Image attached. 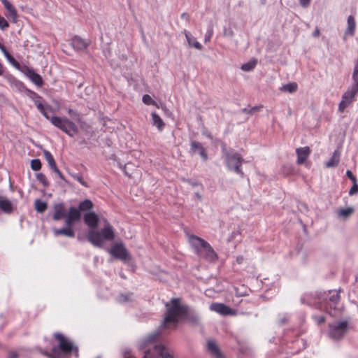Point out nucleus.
<instances>
[{
	"label": "nucleus",
	"instance_id": "5",
	"mask_svg": "<svg viewBox=\"0 0 358 358\" xmlns=\"http://www.w3.org/2000/svg\"><path fill=\"white\" fill-rule=\"evenodd\" d=\"M104 222L105 227L101 231L90 230L88 232L87 239L94 246L102 247L104 240L113 241L115 238V233L112 226L106 220Z\"/></svg>",
	"mask_w": 358,
	"mask_h": 358
},
{
	"label": "nucleus",
	"instance_id": "30",
	"mask_svg": "<svg viewBox=\"0 0 358 358\" xmlns=\"http://www.w3.org/2000/svg\"><path fill=\"white\" fill-rule=\"evenodd\" d=\"M298 85L296 83H289L286 85H284L281 88V91L288 92L289 93H293L297 90Z\"/></svg>",
	"mask_w": 358,
	"mask_h": 358
},
{
	"label": "nucleus",
	"instance_id": "54",
	"mask_svg": "<svg viewBox=\"0 0 358 358\" xmlns=\"http://www.w3.org/2000/svg\"><path fill=\"white\" fill-rule=\"evenodd\" d=\"M243 260H244V258H243V256H238V257H236V262H237L238 264H242V263H243Z\"/></svg>",
	"mask_w": 358,
	"mask_h": 358
},
{
	"label": "nucleus",
	"instance_id": "48",
	"mask_svg": "<svg viewBox=\"0 0 358 358\" xmlns=\"http://www.w3.org/2000/svg\"><path fill=\"white\" fill-rule=\"evenodd\" d=\"M35 103H36V106L37 107V108L38 109V110L41 113V112H43V110H45V108H46L47 107H45L42 103L38 101H35Z\"/></svg>",
	"mask_w": 358,
	"mask_h": 358
},
{
	"label": "nucleus",
	"instance_id": "2",
	"mask_svg": "<svg viewBox=\"0 0 358 358\" xmlns=\"http://www.w3.org/2000/svg\"><path fill=\"white\" fill-rule=\"evenodd\" d=\"M57 344L52 346L51 352H45L49 358H66L74 353L78 355V348L71 341L62 333H55L53 335Z\"/></svg>",
	"mask_w": 358,
	"mask_h": 358
},
{
	"label": "nucleus",
	"instance_id": "47",
	"mask_svg": "<svg viewBox=\"0 0 358 358\" xmlns=\"http://www.w3.org/2000/svg\"><path fill=\"white\" fill-rule=\"evenodd\" d=\"M346 176H348V178L352 181L353 183H355V182L357 181V178L356 177L353 175V173H352L351 171L350 170H348L346 171Z\"/></svg>",
	"mask_w": 358,
	"mask_h": 358
},
{
	"label": "nucleus",
	"instance_id": "62",
	"mask_svg": "<svg viewBox=\"0 0 358 358\" xmlns=\"http://www.w3.org/2000/svg\"><path fill=\"white\" fill-rule=\"evenodd\" d=\"M1 45H2V44H1V43H0V46H1Z\"/></svg>",
	"mask_w": 358,
	"mask_h": 358
},
{
	"label": "nucleus",
	"instance_id": "31",
	"mask_svg": "<svg viewBox=\"0 0 358 358\" xmlns=\"http://www.w3.org/2000/svg\"><path fill=\"white\" fill-rule=\"evenodd\" d=\"M35 209L38 213H43L47 209V203L40 199H36L34 202Z\"/></svg>",
	"mask_w": 358,
	"mask_h": 358
},
{
	"label": "nucleus",
	"instance_id": "41",
	"mask_svg": "<svg viewBox=\"0 0 358 358\" xmlns=\"http://www.w3.org/2000/svg\"><path fill=\"white\" fill-rule=\"evenodd\" d=\"M5 57L14 66L19 65L18 62L15 59V58L9 52L6 53Z\"/></svg>",
	"mask_w": 358,
	"mask_h": 358
},
{
	"label": "nucleus",
	"instance_id": "53",
	"mask_svg": "<svg viewBox=\"0 0 358 358\" xmlns=\"http://www.w3.org/2000/svg\"><path fill=\"white\" fill-rule=\"evenodd\" d=\"M320 34V29H318V27H317L315 29V30L314 31L313 35L314 37H319Z\"/></svg>",
	"mask_w": 358,
	"mask_h": 358
},
{
	"label": "nucleus",
	"instance_id": "44",
	"mask_svg": "<svg viewBox=\"0 0 358 358\" xmlns=\"http://www.w3.org/2000/svg\"><path fill=\"white\" fill-rule=\"evenodd\" d=\"M357 192H358V185H357V181H356L355 183H353V185L350 188V189L349 191V194L350 195H354V194H355Z\"/></svg>",
	"mask_w": 358,
	"mask_h": 358
},
{
	"label": "nucleus",
	"instance_id": "32",
	"mask_svg": "<svg viewBox=\"0 0 358 358\" xmlns=\"http://www.w3.org/2000/svg\"><path fill=\"white\" fill-rule=\"evenodd\" d=\"M354 212V208L352 207H348L345 209H340L338 211V215L343 218L349 217Z\"/></svg>",
	"mask_w": 358,
	"mask_h": 358
},
{
	"label": "nucleus",
	"instance_id": "20",
	"mask_svg": "<svg viewBox=\"0 0 358 358\" xmlns=\"http://www.w3.org/2000/svg\"><path fill=\"white\" fill-rule=\"evenodd\" d=\"M160 331L158 330L150 334L145 340L142 341L140 348L144 349L148 344L154 342L160 336Z\"/></svg>",
	"mask_w": 358,
	"mask_h": 358
},
{
	"label": "nucleus",
	"instance_id": "17",
	"mask_svg": "<svg viewBox=\"0 0 358 358\" xmlns=\"http://www.w3.org/2000/svg\"><path fill=\"white\" fill-rule=\"evenodd\" d=\"M296 152L297 154V163L299 164H303L310 154V150L309 147L306 146L297 148L296 150Z\"/></svg>",
	"mask_w": 358,
	"mask_h": 358
},
{
	"label": "nucleus",
	"instance_id": "38",
	"mask_svg": "<svg viewBox=\"0 0 358 358\" xmlns=\"http://www.w3.org/2000/svg\"><path fill=\"white\" fill-rule=\"evenodd\" d=\"M68 113L71 117L76 118V120H77L78 122H80V114L77 111L73 110V109H69Z\"/></svg>",
	"mask_w": 358,
	"mask_h": 358
},
{
	"label": "nucleus",
	"instance_id": "57",
	"mask_svg": "<svg viewBox=\"0 0 358 358\" xmlns=\"http://www.w3.org/2000/svg\"><path fill=\"white\" fill-rule=\"evenodd\" d=\"M187 182L192 185V186H198V185H201V184L197 182H192L190 180H187Z\"/></svg>",
	"mask_w": 358,
	"mask_h": 358
},
{
	"label": "nucleus",
	"instance_id": "52",
	"mask_svg": "<svg viewBox=\"0 0 358 358\" xmlns=\"http://www.w3.org/2000/svg\"><path fill=\"white\" fill-rule=\"evenodd\" d=\"M18 354L16 352H10L8 358H17Z\"/></svg>",
	"mask_w": 358,
	"mask_h": 358
},
{
	"label": "nucleus",
	"instance_id": "60",
	"mask_svg": "<svg viewBox=\"0 0 358 358\" xmlns=\"http://www.w3.org/2000/svg\"><path fill=\"white\" fill-rule=\"evenodd\" d=\"M195 195L199 200H201V195L199 192H196Z\"/></svg>",
	"mask_w": 358,
	"mask_h": 358
},
{
	"label": "nucleus",
	"instance_id": "4",
	"mask_svg": "<svg viewBox=\"0 0 358 358\" xmlns=\"http://www.w3.org/2000/svg\"><path fill=\"white\" fill-rule=\"evenodd\" d=\"M50 107L45 108L41 113L45 117L50 121V122L57 128L59 129L69 136H74L78 132L77 125L66 117H61L58 116H49L48 110Z\"/></svg>",
	"mask_w": 358,
	"mask_h": 358
},
{
	"label": "nucleus",
	"instance_id": "50",
	"mask_svg": "<svg viewBox=\"0 0 358 358\" xmlns=\"http://www.w3.org/2000/svg\"><path fill=\"white\" fill-rule=\"evenodd\" d=\"M129 297H130V295H124V294H121L120 296V298H119V300L120 302H125V301H127L129 300Z\"/></svg>",
	"mask_w": 358,
	"mask_h": 358
},
{
	"label": "nucleus",
	"instance_id": "49",
	"mask_svg": "<svg viewBox=\"0 0 358 358\" xmlns=\"http://www.w3.org/2000/svg\"><path fill=\"white\" fill-rule=\"evenodd\" d=\"M53 171L57 174V176L64 181L67 182L64 176V175L62 173V172L56 167V169H53Z\"/></svg>",
	"mask_w": 358,
	"mask_h": 358
},
{
	"label": "nucleus",
	"instance_id": "25",
	"mask_svg": "<svg viewBox=\"0 0 358 358\" xmlns=\"http://www.w3.org/2000/svg\"><path fill=\"white\" fill-rule=\"evenodd\" d=\"M66 216L76 222L80 219L81 213L78 208H76L75 207H71L69 209V212H68V214L66 215Z\"/></svg>",
	"mask_w": 358,
	"mask_h": 358
},
{
	"label": "nucleus",
	"instance_id": "55",
	"mask_svg": "<svg viewBox=\"0 0 358 358\" xmlns=\"http://www.w3.org/2000/svg\"><path fill=\"white\" fill-rule=\"evenodd\" d=\"M0 49L2 51V52L3 53L4 55H6V53H8V52L6 50L5 46L3 45H1L0 46Z\"/></svg>",
	"mask_w": 358,
	"mask_h": 358
},
{
	"label": "nucleus",
	"instance_id": "19",
	"mask_svg": "<svg viewBox=\"0 0 358 358\" xmlns=\"http://www.w3.org/2000/svg\"><path fill=\"white\" fill-rule=\"evenodd\" d=\"M55 235H63L67 237L73 238L75 236V232L72 227H63L61 229H55L53 230Z\"/></svg>",
	"mask_w": 358,
	"mask_h": 358
},
{
	"label": "nucleus",
	"instance_id": "40",
	"mask_svg": "<svg viewBox=\"0 0 358 358\" xmlns=\"http://www.w3.org/2000/svg\"><path fill=\"white\" fill-rule=\"evenodd\" d=\"M263 106L262 105L259 106H255V107H252L251 109L248 110L247 108H244L243 109V112L244 113H254L258 110H259L261 108H262Z\"/></svg>",
	"mask_w": 358,
	"mask_h": 358
},
{
	"label": "nucleus",
	"instance_id": "28",
	"mask_svg": "<svg viewBox=\"0 0 358 358\" xmlns=\"http://www.w3.org/2000/svg\"><path fill=\"white\" fill-rule=\"evenodd\" d=\"M94 206L92 201L90 199H85L80 202L79 208H78L80 211L90 210Z\"/></svg>",
	"mask_w": 358,
	"mask_h": 358
},
{
	"label": "nucleus",
	"instance_id": "16",
	"mask_svg": "<svg viewBox=\"0 0 358 358\" xmlns=\"http://www.w3.org/2000/svg\"><path fill=\"white\" fill-rule=\"evenodd\" d=\"M66 216V214L64 204L62 203L55 204L52 219L55 221H57L64 218Z\"/></svg>",
	"mask_w": 358,
	"mask_h": 358
},
{
	"label": "nucleus",
	"instance_id": "59",
	"mask_svg": "<svg viewBox=\"0 0 358 358\" xmlns=\"http://www.w3.org/2000/svg\"><path fill=\"white\" fill-rule=\"evenodd\" d=\"M3 73V67L2 64L0 63V76H1Z\"/></svg>",
	"mask_w": 358,
	"mask_h": 358
},
{
	"label": "nucleus",
	"instance_id": "34",
	"mask_svg": "<svg viewBox=\"0 0 358 358\" xmlns=\"http://www.w3.org/2000/svg\"><path fill=\"white\" fill-rule=\"evenodd\" d=\"M36 178L44 187H47L49 186V182L46 176L43 173H37Z\"/></svg>",
	"mask_w": 358,
	"mask_h": 358
},
{
	"label": "nucleus",
	"instance_id": "26",
	"mask_svg": "<svg viewBox=\"0 0 358 358\" xmlns=\"http://www.w3.org/2000/svg\"><path fill=\"white\" fill-rule=\"evenodd\" d=\"M152 118L153 125L156 126L159 130H162L164 127L162 119L156 113H152Z\"/></svg>",
	"mask_w": 358,
	"mask_h": 358
},
{
	"label": "nucleus",
	"instance_id": "42",
	"mask_svg": "<svg viewBox=\"0 0 358 358\" xmlns=\"http://www.w3.org/2000/svg\"><path fill=\"white\" fill-rule=\"evenodd\" d=\"M213 27H210V29L208 30V32L206 33V36H205V38H204V42L205 43H208V42H209L210 41L211 36L213 35Z\"/></svg>",
	"mask_w": 358,
	"mask_h": 358
},
{
	"label": "nucleus",
	"instance_id": "35",
	"mask_svg": "<svg viewBox=\"0 0 358 358\" xmlns=\"http://www.w3.org/2000/svg\"><path fill=\"white\" fill-rule=\"evenodd\" d=\"M70 175L72 176L73 178L76 180L78 182H79L83 186L85 187H88L89 185L87 182H85L81 174H74V173H70Z\"/></svg>",
	"mask_w": 358,
	"mask_h": 358
},
{
	"label": "nucleus",
	"instance_id": "13",
	"mask_svg": "<svg viewBox=\"0 0 358 358\" xmlns=\"http://www.w3.org/2000/svg\"><path fill=\"white\" fill-rule=\"evenodd\" d=\"M190 152L192 155H195L197 152L199 153L200 156L205 161L208 159V155L205 150V148L203 147L201 143L196 141H192L191 142Z\"/></svg>",
	"mask_w": 358,
	"mask_h": 358
},
{
	"label": "nucleus",
	"instance_id": "21",
	"mask_svg": "<svg viewBox=\"0 0 358 358\" xmlns=\"http://www.w3.org/2000/svg\"><path fill=\"white\" fill-rule=\"evenodd\" d=\"M356 22L355 17L352 15H350L348 17V27L345 31V36L350 35L353 36L355 31Z\"/></svg>",
	"mask_w": 358,
	"mask_h": 358
},
{
	"label": "nucleus",
	"instance_id": "22",
	"mask_svg": "<svg viewBox=\"0 0 358 358\" xmlns=\"http://www.w3.org/2000/svg\"><path fill=\"white\" fill-rule=\"evenodd\" d=\"M340 152L338 150H335L331 159L326 163V167L331 168L336 166L340 161Z\"/></svg>",
	"mask_w": 358,
	"mask_h": 358
},
{
	"label": "nucleus",
	"instance_id": "10",
	"mask_svg": "<svg viewBox=\"0 0 358 358\" xmlns=\"http://www.w3.org/2000/svg\"><path fill=\"white\" fill-rule=\"evenodd\" d=\"M110 252L113 257L121 260L126 261L131 259L129 253L122 243H116L112 246Z\"/></svg>",
	"mask_w": 358,
	"mask_h": 358
},
{
	"label": "nucleus",
	"instance_id": "29",
	"mask_svg": "<svg viewBox=\"0 0 358 358\" xmlns=\"http://www.w3.org/2000/svg\"><path fill=\"white\" fill-rule=\"evenodd\" d=\"M185 36L189 46H193L197 50H201L202 45L196 41V38L192 37L189 33H185Z\"/></svg>",
	"mask_w": 358,
	"mask_h": 358
},
{
	"label": "nucleus",
	"instance_id": "23",
	"mask_svg": "<svg viewBox=\"0 0 358 358\" xmlns=\"http://www.w3.org/2000/svg\"><path fill=\"white\" fill-rule=\"evenodd\" d=\"M0 209L6 213L13 211V205L8 199H0Z\"/></svg>",
	"mask_w": 358,
	"mask_h": 358
},
{
	"label": "nucleus",
	"instance_id": "6",
	"mask_svg": "<svg viewBox=\"0 0 358 358\" xmlns=\"http://www.w3.org/2000/svg\"><path fill=\"white\" fill-rule=\"evenodd\" d=\"M352 80L354 84L343 95L342 100L338 105V110L343 113L344 110L353 101L356 94L358 92V59L356 62L353 73Z\"/></svg>",
	"mask_w": 358,
	"mask_h": 358
},
{
	"label": "nucleus",
	"instance_id": "36",
	"mask_svg": "<svg viewBox=\"0 0 358 358\" xmlns=\"http://www.w3.org/2000/svg\"><path fill=\"white\" fill-rule=\"evenodd\" d=\"M31 167L34 171H39L41 169V162L38 159L31 161Z\"/></svg>",
	"mask_w": 358,
	"mask_h": 358
},
{
	"label": "nucleus",
	"instance_id": "8",
	"mask_svg": "<svg viewBox=\"0 0 358 358\" xmlns=\"http://www.w3.org/2000/svg\"><path fill=\"white\" fill-rule=\"evenodd\" d=\"M348 323L341 321L329 324V336L334 340L342 339L348 331Z\"/></svg>",
	"mask_w": 358,
	"mask_h": 358
},
{
	"label": "nucleus",
	"instance_id": "3",
	"mask_svg": "<svg viewBox=\"0 0 358 358\" xmlns=\"http://www.w3.org/2000/svg\"><path fill=\"white\" fill-rule=\"evenodd\" d=\"M188 241L199 257L210 262H214L217 260L218 256L217 253L204 239L191 234L188 236Z\"/></svg>",
	"mask_w": 358,
	"mask_h": 358
},
{
	"label": "nucleus",
	"instance_id": "24",
	"mask_svg": "<svg viewBox=\"0 0 358 358\" xmlns=\"http://www.w3.org/2000/svg\"><path fill=\"white\" fill-rule=\"evenodd\" d=\"M28 76L35 85L39 87L42 86L43 83V79L38 73L34 72V71H29Z\"/></svg>",
	"mask_w": 358,
	"mask_h": 358
},
{
	"label": "nucleus",
	"instance_id": "11",
	"mask_svg": "<svg viewBox=\"0 0 358 358\" xmlns=\"http://www.w3.org/2000/svg\"><path fill=\"white\" fill-rule=\"evenodd\" d=\"M210 309L222 315H236V311L234 310L222 303H213L210 306Z\"/></svg>",
	"mask_w": 358,
	"mask_h": 358
},
{
	"label": "nucleus",
	"instance_id": "27",
	"mask_svg": "<svg viewBox=\"0 0 358 358\" xmlns=\"http://www.w3.org/2000/svg\"><path fill=\"white\" fill-rule=\"evenodd\" d=\"M43 155L46 159V161L48 162L50 167L53 170V169H56V167L57 166V164H56V162L55 161V159L54 157H52V155H51V153L46 150H43Z\"/></svg>",
	"mask_w": 358,
	"mask_h": 358
},
{
	"label": "nucleus",
	"instance_id": "45",
	"mask_svg": "<svg viewBox=\"0 0 358 358\" xmlns=\"http://www.w3.org/2000/svg\"><path fill=\"white\" fill-rule=\"evenodd\" d=\"M340 300V295L339 294L336 293L335 294H333L330 298L329 301L331 302H333L334 303L336 304Z\"/></svg>",
	"mask_w": 358,
	"mask_h": 358
},
{
	"label": "nucleus",
	"instance_id": "56",
	"mask_svg": "<svg viewBox=\"0 0 358 358\" xmlns=\"http://www.w3.org/2000/svg\"><path fill=\"white\" fill-rule=\"evenodd\" d=\"M0 49L2 51V52L3 53L4 55H6V53H8V52L6 50L5 46L3 45H1L0 46Z\"/></svg>",
	"mask_w": 358,
	"mask_h": 358
},
{
	"label": "nucleus",
	"instance_id": "14",
	"mask_svg": "<svg viewBox=\"0 0 358 358\" xmlns=\"http://www.w3.org/2000/svg\"><path fill=\"white\" fill-rule=\"evenodd\" d=\"M2 3L8 12L7 17L10 18L12 22L16 23L18 15L15 8L8 0H2Z\"/></svg>",
	"mask_w": 358,
	"mask_h": 358
},
{
	"label": "nucleus",
	"instance_id": "46",
	"mask_svg": "<svg viewBox=\"0 0 358 358\" xmlns=\"http://www.w3.org/2000/svg\"><path fill=\"white\" fill-rule=\"evenodd\" d=\"M64 218H65V224H66L65 227L73 228V224L76 221L71 220V218L68 217L67 216H66Z\"/></svg>",
	"mask_w": 358,
	"mask_h": 358
},
{
	"label": "nucleus",
	"instance_id": "9",
	"mask_svg": "<svg viewBox=\"0 0 358 358\" xmlns=\"http://www.w3.org/2000/svg\"><path fill=\"white\" fill-rule=\"evenodd\" d=\"M158 356L162 358H173L170 351L162 345H157L152 350H146L142 358H157Z\"/></svg>",
	"mask_w": 358,
	"mask_h": 358
},
{
	"label": "nucleus",
	"instance_id": "39",
	"mask_svg": "<svg viewBox=\"0 0 358 358\" xmlns=\"http://www.w3.org/2000/svg\"><path fill=\"white\" fill-rule=\"evenodd\" d=\"M9 27L8 21L0 15V29L2 30L6 29Z\"/></svg>",
	"mask_w": 358,
	"mask_h": 358
},
{
	"label": "nucleus",
	"instance_id": "7",
	"mask_svg": "<svg viewBox=\"0 0 358 358\" xmlns=\"http://www.w3.org/2000/svg\"><path fill=\"white\" fill-rule=\"evenodd\" d=\"M227 166L229 169L234 171L238 174L241 177L243 178L245 174L241 169L242 164L245 162L241 154L234 152V150H227L226 148H222Z\"/></svg>",
	"mask_w": 358,
	"mask_h": 358
},
{
	"label": "nucleus",
	"instance_id": "15",
	"mask_svg": "<svg viewBox=\"0 0 358 358\" xmlns=\"http://www.w3.org/2000/svg\"><path fill=\"white\" fill-rule=\"evenodd\" d=\"M207 350L215 358H224L215 341L209 340L207 343Z\"/></svg>",
	"mask_w": 358,
	"mask_h": 358
},
{
	"label": "nucleus",
	"instance_id": "51",
	"mask_svg": "<svg viewBox=\"0 0 358 358\" xmlns=\"http://www.w3.org/2000/svg\"><path fill=\"white\" fill-rule=\"evenodd\" d=\"M299 1H300V4L303 7H307L310 3V0H299Z\"/></svg>",
	"mask_w": 358,
	"mask_h": 358
},
{
	"label": "nucleus",
	"instance_id": "18",
	"mask_svg": "<svg viewBox=\"0 0 358 358\" xmlns=\"http://www.w3.org/2000/svg\"><path fill=\"white\" fill-rule=\"evenodd\" d=\"M71 44L73 48L78 50H83L87 49L90 43L79 36H75L71 40Z\"/></svg>",
	"mask_w": 358,
	"mask_h": 358
},
{
	"label": "nucleus",
	"instance_id": "37",
	"mask_svg": "<svg viewBox=\"0 0 358 358\" xmlns=\"http://www.w3.org/2000/svg\"><path fill=\"white\" fill-rule=\"evenodd\" d=\"M142 100L143 102L146 105H156V102L148 94L143 95Z\"/></svg>",
	"mask_w": 358,
	"mask_h": 358
},
{
	"label": "nucleus",
	"instance_id": "58",
	"mask_svg": "<svg viewBox=\"0 0 358 358\" xmlns=\"http://www.w3.org/2000/svg\"><path fill=\"white\" fill-rule=\"evenodd\" d=\"M325 321V318L324 317H320L319 319H318V322L319 323H323Z\"/></svg>",
	"mask_w": 358,
	"mask_h": 358
},
{
	"label": "nucleus",
	"instance_id": "63",
	"mask_svg": "<svg viewBox=\"0 0 358 358\" xmlns=\"http://www.w3.org/2000/svg\"><path fill=\"white\" fill-rule=\"evenodd\" d=\"M97 358H100V357H97Z\"/></svg>",
	"mask_w": 358,
	"mask_h": 358
},
{
	"label": "nucleus",
	"instance_id": "43",
	"mask_svg": "<svg viewBox=\"0 0 358 358\" xmlns=\"http://www.w3.org/2000/svg\"><path fill=\"white\" fill-rule=\"evenodd\" d=\"M124 358H135L132 352L129 349H124L123 350Z\"/></svg>",
	"mask_w": 358,
	"mask_h": 358
},
{
	"label": "nucleus",
	"instance_id": "33",
	"mask_svg": "<svg viewBox=\"0 0 358 358\" xmlns=\"http://www.w3.org/2000/svg\"><path fill=\"white\" fill-rule=\"evenodd\" d=\"M257 63V62L256 59H252L248 63L243 64L241 66V69L244 71H251L255 67Z\"/></svg>",
	"mask_w": 358,
	"mask_h": 358
},
{
	"label": "nucleus",
	"instance_id": "61",
	"mask_svg": "<svg viewBox=\"0 0 358 358\" xmlns=\"http://www.w3.org/2000/svg\"><path fill=\"white\" fill-rule=\"evenodd\" d=\"M192 321L195 323H197L198 321H199V318L198 317H194L193 319H192Z\"/></svg>",
	"mask_w": 358,
	"mask_h": 358
},
{
	"label": "nucleus",
	"instance_id": "1",
	"mask_svg": "<svg viewBox=\"0 0 358 358\" xmlns=\"http://www.w3.org/2000/svg\"><path fill=\"white\" fill-rule=\"evenodd\" d=\"M166 315L159 329L175 328L179 320L188 313V307L182 304L179 298L172 299L170 303H166Z\"/></svg>",
	"mask_w": 358,
	"mask_h": 358
},
{
	"label": "nucleus",
	"instance_id": "12",
	"mask_svg": "<svg viewBox=\"0 0 358 358\" xmlns=\"http://www.w3.org/2000/svg\"><path fill=\"white\" fill-rule=\"evenodd\" d=\"M84 222L92 229L95 230L99 225V217L94 212H89L84 215Z\"/></svg>",
	"mask_w": 358,
	"mask_h": 358
}]
</instances>
